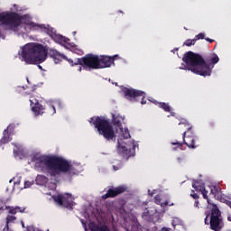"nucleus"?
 <instances>
[{
  "instance_id": "obj_2",
  "label": "nucleus",
  "mask_w": 231,
  "mask_h": 231,
  "mask_svg": "<svg viewBox=\"0 0 231 231\" xmlns=\"http://www.w3.org/2000/svg\"><path fill=\"white\" fill-rule=\"evenodd\" d=\"M32 162L35 167L42 169L46 167L50 171L51 176H59V174H69L73 176L77 174V170L68 160L59 156L34 155Z\"/></svg>"
},
{
  "instance_id": "obj_21",
  "label": "nucleus",
  "mask_w": 231,
  "mask_h": 231,
  "mask_svg": "<svg viewBox=\"0 0 231 231\" xmlns=\"http://www.w3.org/2000/svg\"><path fill=\"white\" fill-rule=\"evenodd\" d=\"M124 192H129V187L128 186H117L116 187V195L118 194H124Z\"/></svg>"
},
{
  "instance_id": "obj_47",
  "label": "nucleus",
  "mask_w": 231,
  "mask_h": 231,
  "mask_svg": "<svg viewBox=\"0 0 231 231\" xmlns=\"http://www.w3.org/2000/svg\"><path fill=\"white\" fill-rule=\"evenodd\" d=\"M116 59H117V60L119 59V56H118V55H116Z\"/></svg>"
},
{
  "instance_id": "obj_28",
  "label": "nucleus",
  "mask_w": 231,
  "mask_h": 231,
  "mask_svg": "<svg viewBox=\"0 0 231 231\" xmlns=\"http://www.w3.org/2000/svg\"><path fill=\"white\" fill-rule=\"evenodd\" d=\"M199 39H205V33L200 32L195 36V41H199Z\"/></svg>"
},
{
  "instance_id": "obj_49",
  "label": "nucleus",
  "mask_w": 231,
  "mask_h": 231,
  "mask_svg": "<svg viewBox=\"0 0 231 231\" xmlns=\"http://www.w3.org/2000/svg\"><path fill=\"white\" fill-rule=\"evenodd\" d=\"M127 231H129V229H126Z\"/></svg>"
},
{
  "instance_id": "obj_30",
  "label": "nucleus",
  "mask_w": 231,
  "mask_h": 231,
  "mask_svg": "<svg viewBox=\"0 0 231 231\" xmlns=\"http://www.w3.org/2000/svg\"><path fill=\"white\" fill-rule=\"evenodd\" d=\"M63 60H68L69 64H70V66H79V64H75V61H73V60L71 59H63Z\"/></svg>"
},
{
  "instance_id": "obj_9",
  "label": "nucleus",
  "mask_w": 231,
  "mask_h": 231,
  "mask_svg": "<svg viewBox=\"0 0 231 231\" xmlns=\"http://www.w3.org/2000/svg\"><path fill=\"white\" fill-rule=\"evenodd\" d=\"M75 64H79L84 69H99L98 55L87 54L83 58L77 59Z\"/></svg>"
},
{
  "instance_id": "obj_36",
  "label": "nucleus",
  "mask_w": 231,
  "mask_h": 231,
  "mask_svg": "<svg viewBox=\"0 0 231 231\" xmlns=\"http://www.w3.org/2000/svg\"><path fill=\"white\" fill-rule=\"evenodd\" d=\"M194 207H195L196 208H199V200H196V201L194 202Z\"/></svg>"
},
{
  "instance_id": "obj_20",
  "label": "nucleus",
  "mask_w": 231,
  "mask_h": 231,
  "mask_svg": "<svg viewBox=\"0 0 231 231\" xmlns=\"http://www.w3.org/2000/svg\"><path fill=\"white\" fill-rule=\"evenodd\" d=\"M143 219H146V221H151L152 219V212L149 211V209H144V212L142 214Z\"/></svg>"
},
{
  "instance_id": "obj_41",
  "label": "nucleus",
  "mask_w": 231,
  "mask_h": 231,
  "mask_svg": "<svg viewBox=\"0 0 231 231\" xmlns=\"http://www.w3.org/2000/svg\"><path fill=\"white\" fill-rule=\"evenodd\" d=\"M112 116H113L114 124H116V118L115 117V114H113Z\"/></svg>"
},
{
  "instance_id": "obj_11",
  "label": "nucleus",
  "mask_w": 231,
  "mask_h": 231,
  "mask_svg": "<svg viewBox=\"0 0 231 231\" xmlns=\"http://www.w3.org/2000/svg\"><path fill=\"white\" fill-rule=\"evenodd\" d=\"M121 91H122L125 98H126V100H130V101L137 100V98L143 95V91L134 89L133 88H127V87H122Z\"/></svg>"
},
{
  "instance_id": "obj_34",
  "label": "nucleus",
  "mask_w": 231,
  "mask_h": 231,
  "mask_svg": "<svg viewBox=\"0 0 231 231\" xmlns=\"http://www.w3.org/2000/svg\"><path fill=\"white\" fill-rule=\"evenodd\" d=\"M190 196L191 198H193V199H199V195H198L197 193L191 194Z\"/></svg>"
},
{
  "instance_id": "obj_31",
  "label": "nucleus",
  "mask_w": 231,
  "mask_h": 231,
  "mask_svg": "<svg viewBox=\"0 0 231 231\" xmlns=\"http://www.w3.org/2000/svg\"><path fill=\"white\" fill-rule=\"evenodd\" d=\"M35 28H40V30H48V27L44 24H36Z\"/></svg>"
},
{
  "instance_id": "obj_33",
  "label": "nucleus",
  "mask_w": 231,
  "mask_h": 231,
  "mask_svg": "<svg viewBox=\"0 0 231 231\" xmlns=\"http://www.w3.org/2000/svg\"><path fill=\"white\" fill-rule=\"evenodd\" d=\"M31 185H32V181L26 180L24 182V189H30Z\"/></svg>"
},
{
  "instance_id": "obj_17",
  "label": "nucleus",
  "mask_w": 231,
  "mask_h": 231,
  "mask_svg": "<svg viewBox=\"0 0 231 231\" xmlns=\"http://www.w3.org/2000/svg\"><path fill=\"white\" fill-rule=\"evenodd\" d=\"M89 228L91 231H109V227H107V226H99L98 225H97L95 223H91L89 225Z\"/></svg>"
},
{
  "instance_id": "obj_1",
  "label": "nucleus",
  "mask_w": 231,
  "mask_h": 231,
  "mask_svg": "<svg viewBox=\"0 0 231 231\" xmlns=\"http://www.w3.org/2000/svg\"><path fill=\"white\" fill-rule=\"evenodd\" d=\"M51 57L56 64L68 59L64 54L55 49L46 50V47L41 43L31 42L22 47L21 57L27 64H42L46 59Z\"/></svg>"
},
{
  "instance_id": "obj_39",
  "label": "nucleus",
  "mask_w": 231,
  "mask_h": 231,
  "mask_svg": "<svg viewBox=\"0 0 231 231\" xmlns=\"http://www.w3.org/2000/svg\"><path fill=\"white\" fill-rule=\"evenodd\" d=\"M167 205H169V202H167V201H165L164 203L161 204L162 207H167Z\"/></svg>"
},
{
  "instance_id": "obj_18",
  "label": "nucleus",
  "mask_w": 231,
  "mask_h": 231,
  "mask_svg": "<svg viewBox=\"0 0 231 231\" xmlns=\"http://www.w3.org/2000/svg\"><path fill=\"white\" fill-rule=\"evenodd\" d=\"M16 219H17V217H15V216L8 215L6 217V224H5V226L4 227L3 231H9L10 226L8 225H10V223H14V221H15Z\"/></svg>"
},
{
  "instance_id": "obj_25",
  "label": "nucleus",
  "mask_w": 231,
  "mask_h": 231,
  "mask_svg": "<svg viewBox=\"0 0 231 231\" xmlns=\"http://www.w3.org/2000/svg\"><path fill=\"white\" fill-rule=\"evenodd\" d=\"M47 113H49V115H55L57 113V110L55 109V106L49 105Z\"/></svg>"
},
{
  "instance_id": "obj_48",
  "label": "nucleus",
  "mask_w": 231,
  "mask_h": 231,
  "mask_svg": "<svg viewBox=\"0 0 231 231\" xmlns=\"http://www.w3.org/2000/svg\"><path fill=\"white\" fill-rule=\"evenodd\" d=\"M119 14H122V11H119Z\"/></svg>"
},
{
  "instance_id": "obj_22",
  "label": "nucleus",
  "mask_w": 231,
  "mask_h": 231,
  "mask_svg": "<svg viewBox=\"0 0 231 231\" xmlns=\"http://www.w3.org/2000/svg\"><path fill=\"white\" fill-rule=\"evenodd\" d=\"M159 107H161V109H163V111H165L166 113H171V106L165 102L159 103Z\"/></svg>"
},
{
  "instance_id": "obj_46",
  "label": "nucleus",
  "mask_w": 231,
  "mask_h": 231,
  "mask_svg": "<svg viewBox=\"0 0 231 231\" xmlns=\"http://www.w3.org/2000/svg\"><path fill=\"white\" fill-rule=\"evenodd\" d=\"M114 171H116V166H113Z\"/></svg>"
},
{
  "instance_id": "obj_19",
  "label": "nucleus",
  "mask_w": 231,
  "mask_h": 231,
  "mask_svg": "<svg viewBox=\"0 0 231 231\" xmlns=\"http://www.w3.org/2000/svg\"><path fill=\"white\" fill-rule=\"evenodd\" d=\"M116 189H109L105 195L102 196V199H107L109 198H116Z\"/></svg>"
},
{
  "instance_id": "obj_16",
  "label": "nucleus",
  "mask_w": 231,
  "mask_h": 231,
  "mask_svg": "<svg viewBox=\"0 0 231 231\" xmlns=\"http://www.w3.org/2000/svg\"><path fill=\"white\" fill-rule=\"evenodd\" d=\"M3 210H9V214H13V216H14V214H17L18 210H21V208H10L6 206V204L0 202V212H3Z\"/></svg>"
},
{
  "instance_id": "obj_45",
  "label": "nucleus",
  "mask_w": 231,
  "mask_h": 231,
  "mask_svg": "<svg viewBox=\"0 0 231 231\" xmlns=\"http://www.w3.org/2000/svg\"><path fill=\"white\" fill-rule=\"evenodd\" d=\"M79 71H82V67H79Z\"/></svg>"
},
{
  "instance_id": "obj_37",
  "label": "nucleus",
  "mask_w": 231,
  "mask_h": 231,
  "mask_svg": "<svg viewBox=\"0 0 231 231\" xmlns=\"http://www.w3.org/2000/svg\"><path fill=\"white\" fill-rule=\"evenodd\" d=\"M205 41H207V42H209V43L214 42V40L210 38H205Z\"/></svg>"
},
{
  "instance_id": "obj_43",
  "label": "nucleus",
  "mask_w": 231,
  "mask_h": 231,
  "mask_svg": "<svg viewBox=\"0 0 231 231\" xmlns=\"http://www.w3.org/2000/svg\"><path fill=\"white\" fill-rule=\"evenodd\" d=\"M178 48H175V49H173L171 51H172V53H176V51H178Z\"/></svg>"
},
{
  "instance_id": "obj_32",
  "label": "nucleus",
  "mask_w": 231,
  "mask_h": 231,
  "mask_svg": "<svg viewBox=\"0 0 231 231\" xmlns=\"http://www.w3.org/2000/svg\"><path fill=\"white\" fill-rule=\"evenodd\" d=\"M205 214H206V217L204 219V223L205 225H208V217L210 216V213L206 212Z\"/></svg>"
},
{
  "instance_id": "obj_38",
  "label": "nucleus",
  "mask_w": 231,
  "mask_h": 231,
  "mask_svg": "<svg viewBox=\"0 0 231 231\" xmlns=\"http://www.w3.org/2000/svg\"><path fill=\"white\" fill-rule=\"evenodd\" d=\"M177 161H178L179 163H181V162H183V158L179 157V158H177Z\"/></svg>"
},
{
  "instance_id": "obj_15",
  "label": "nucleus",
  "mask_w": 231,
  "mask_h": 231,
  "mask_svg": "<svg viewBox=\"0 0 231 231\" xmlns=\"http://www.w3.org/2000/svg\"><path fill=\"white\" fill-rule=\"evenodd\" d=\"M193 189L195 190H199L204 198V199H207L208 205H210V199H208V190L205 189V187L199 185V181L195 180L192 183Z\"/></svg>"
},
{
  "instance_id": "obj_13",
  "label": "nucleus",
  "mask_w": 231,
  "mask_h": 231,
  "mask_svg": "<svg viewBox=\"0 0 231 231\" xmlns=\"http://www.w3.org/2000/svg\"><path fill=\"white\" fill-rule=\"evenodd\" d=\"M115 59H116V55H114V58L109 56H98L99 69L111 67L115 62Z\"/></svg>"
},
{
  "instance_id": "obj_44",
  "label": "nucleus",
  "mask_w": 231,
  "mask_h": 231,
  "mask_svg": "<svg viewBox=\"0 0 231 231\" xmlns=\"http://www.w3.org/2000/svg\"><path fill=\"white\" fill-rule=\"evenodd\" d=\"M72 34H73V35H77V32H73Z\"/></svg>"
},
{
  "instance_id": "obj_12",
  "label": "nucleus",
  "mask_w": 231,
  "mask_h": 231,
  "mask_svg": "<svg viewBox=\"0 0 231 231\" xmlns=\"http://www.w3.org/2000/svg\"><path fill=\"white\" fill-rule=\"evenodd\" d=\"M34 100L35 102H33L32 99L29 100L32 113H34L36 116H39V115H44V111H46V106L39 103L37 99Z\"/></svg>"
},
{
  "instance_id": "obj_35",
  "label": "nucleus",
  "mask_w": 231,
  "mask_h": 231,
  "mask_svg": "<svg viewBox=\"0 0 231 231\" xmlns=\"http://www.w3.org/2000/svg\"><path fill=\"white\" fill-rule=\"evenodd\" d=\"M174 147L172 148L173 151H178V149H181V146H178V144H171Z\"/></svg>"
},
{
  "instance_id": "obj_42",
  "label": "nucleus",
  "mask_w": 231,
  "mask_h": 231,
  "mask_svg": "<svg viewBox=\"0 0 231 231\" xmlns=\"http://www.w3.org/2000/svg\"><path fill=\"white\" fill-rule=\"evenodd\" d=\"M161 231H171V229L167 227H163Z\"/></svg>"
},
{
  "instance_id": "obj_8",
  "label": "nucleus",
  "mask_w": 231,
  "mask_h": 231,
  "mask_svg": "<svg viewBox=\"0 0 231 231\" xmlns=\"http://www.w3.org/2000/svg\"><path fill=\"white\" fill-rule=\"evenodd\" d=\"M210 229L214 231H219L225 226L223 224V216H221V210L217 204H212L209 220Z\"/></svg>"
},
{
  "instance_id": "obj_24",
  "label": "nucleus",
  "mask_w": 231,
  "mask_h": 231,
  "mask_svg": "<svg viewBox=\"0 0 231 231\" xmlns=\"http://www.w3.org/2000/svg\"><path fill=\"white\" fill-rule=\"evenodd\" d=\"M125 203H127V199H122L118 200V205H119V208L120 210H125Z\"/></svg>"
},
{
  "instance_id": "obj_10",
  "label": "nucleus",
  "mask_w": 231,
  "mask_h": 231,
  "mask_svg": "<svg viewBox=\"0 0 231 231\" xmlns=\"http://www.w3.org/2000/svg\"><path fill=\"white\" fill-rule=\"evenodd\" d=\"M51 198L53 201L59 205V207H63V208H69L70 210L73 209V199L71 198V194H58L53 195Z\"/></svg>"
},
{
  "instance_id": "obj_7",
  "label": "nucleus",
  "mask_w": 231,
  "mask_h": 231,
  "mask_svg": "<svg viewBox=\"0 0 231 231\" xmlns=\"http://www.w3.org/2000/svg\"><path fill=\"white\" fill-rule=\"evenodd\" d=\"M179 125H185L187 127V131L182 134V142H171V145H178V147L187 145L189 149H198V147H199V140L198 136H196L194 130H192V126L189 124L184 123H180Z\"/></svg>"
},
{
  "instance_id": "obj_4",
  "label": "nucleus",
  "mask_w": 231,
  "mask_h": 231,
  "mask_svg": "<svg viewBox=\"0 0 231 231\" xmlns=\"http://www.w3.org/2000/svg\"><path fill=\"white\" fill-rule=\"evenodd\" d=\"M125 124V116L118 115L116 116L117 152L122 160H125V162H127V160L134 156V143L127 141L131 138V133Z\"/></svg>"
},
{
  "instance_id": "obj_29",
  "label": "nucleus",
  "mask_w": 231,
  "mask_h": 231,
  "mask_svg": "<svg viewBox=\"0 0 231 231\" xmlns=\"http://www.w3.org/2000/svg\"><path fill=\"white\" fill-rule=\"evenodd\" d=\"M139 97H142L141 104L143 106H145V104H147V99L145 98V92H143V96H139Z\"/></svg>"
},
{
  "instance_id": "obj_27",
  "label": "nucleus",
  "mask_w": 231,
  "mask_h": 231,
  "mask_svg": "<svg viewBox=\"0 0 231 231\" xmlns=\"http://www.w3.org/2000/svg\"><path fill=\"white\" fill-rule=\"evenodd\" d=\"M73 52L77 53V55H83L84 51L82 50L78 49L77 46L72 47Z\"/></svg>"
},
{
  "instance_id": "obj_40",
  "label": "nucleus",
  "mask_w": 231,
  "mask_h": 231,
  "mask_svg": "<svg viewBox=\"0 0 231 231\" xmlns=\"http://www.w3.org/2000/svg\"><path fill=\"white\" fill-rule=\"evenodd\" d=\"M155 203H156L157 205H160V199H158V197H155Z\"/></svg>"
},
{
  "instance_id": "obj_26",
  "label": "nucleus",
  "mask_w": 231,
  "mask_h": 231,
  "mask_svg": "<svg viewBox=\"0 0 231 231\" xmlns=\"http://www.w3.org/2000/svg\"><path fill=\"white\" fill-rule=\"evenodd\" d=\"M194 44H196V39H195V38L192 39V40L188 39V40H186V41L184 42V46L189 47V46H194Z\"/></svg>"
},
{
  "instance_id": "obj_5",
  "label": "nucleus",
  "mask_w": 231,
  "mask_h": 231,
  "mask_svg": "<svg viewBox=\"0 0 231 231\" xmlns=\"http://www.w3.org/2000/svg\"><path fill=\"white\" fill-rule=\"evenodd\" d=\"M0 23L2 26H5L8 30H17L21 24H26L32 28H35L37 23L32 22L29 14H19V13L6 11L0 13Z\"/></svg>"
},
{
  "instance_id": "obj_6",
  "label": "nucleus",
  "mask_w": 231,
  "mask_h": 231,
  "mask_svg": "<svg viewBox=\"0 0 231 231\" xmlns=\"http://www.w3.org/2000/svg\"><path fill=\"white\" fill-rule=\"evenodd\" d=\"M88 122L97 129L98 134L104 136L106 140H113L115 138V128L111 119H107L105 116H93Z\"/></svg>"
},
{
  "instance_id": "obj_3",
  "label": "nucleus",
  "mask_w": 231,
  "mask_h": 231,
  "mask_svg": "<svg viewBox=\"0 0 231 231\" xmlns=\"http://www.w3.org/2000/svg\"><path fill=\"white\" fill-rule=\"evenodd\" d=\"M182 60L187 65L188 69L192 71V73H196L201 77H210L212 73L210 64H217L219 62V57L216 53H209L203 59L198 53L188 51L184 54Z\"/></svg>"
},
{
  "instance_id": "obj_23",
  "label": "nucleus",
  "mask_w": 231,
  "mask_h": 231,
  "mask_svg": "<svg viewBox=\"0 0 231 231\" xmlns=\"http://www.w3.org/2000/svg\"><path fill=\"white\" fill-rule=\"evenodd\" d=\"M58 41L60 44H69V38L64 37L62 35L58 36Z\"/></svg>"
},
{
  "instance_id": "obj_14",
  "label": "nucleus",
  "mask_w": 231,
  "mask_h": 231,
  "mask_svg": "<svg viewBox=\"0 0 231 231\" xmlns=\"http://www.w3.org/2000/svg\"><path fill=\"white\" fill-rule=\"evenodd\" d=\"M15 125H9L6 129L4 130L3 132V136L0 139V145H5V143H8L9 142H12V137H10V132L12 129H14Z\"/></svg>"
}]
</instances>
